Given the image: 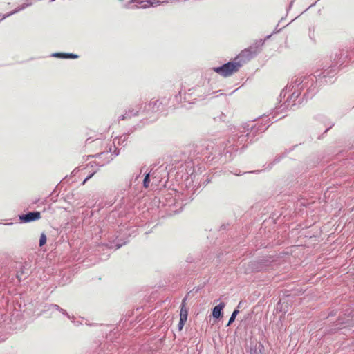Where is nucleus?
I'll list each match as a JSON object with an SVG mask.
<instances>
[{
  "label": "nucleus",
  "mask_w": 354,
  "mask_h": 354,
  "mask_svg": "<svg viewBox=\"0 0 354 354\" xmlns=\"http://www.w3.org/2000/svg\"><path fill=\"white\" fill-rule=\"evenodd\" d=\"M241 66V63L236 62L234 59V62H228L220 67L214 68L213 70L223 77H227L236 72Z\"/></svg>",
  "instance_id": "obj_1"
},
{
  "label": "nucleus",
  "mask_w": 354,
  "mask_h": 354,
  "mask_svg": "<svg viewBox=\"0 0 354 354\" xmlns=\"http://www.w3.org/2000/svg\"><path fill=\"white\" fill-rule=\"evenodd\" d=\"M255 53V51L252 50V48L245 49L235 58V60L241 63L242 65L243 63L250 60Z\"/></svg>",
  "instance_id": "obj_2"
},
{
  "label": "nucleus",
  "mask_w": 354,
  "mask_h": 354,
  "mask_svg": "<svg viewBox=\"0 0 354 354\" xmlns=\"http://www.w3.org/2000/svg\"><path fill=\"white\" fill-rule=\"evenodd\" d=\"M41 218L40 212H31L26 214L20 216V220L24 223H28L34 221L39 220Z\"/></svg>",
  "instance_id": "obj_3"
},
{
  "label": "nucleus",
  "mask_w": 354,
  "mask_h": 354,
  "mask_svg": "<svg viewBox=\"0 0 354 354\" xmlns=\"http://www.w3.org/2000/svg\"><path fill=\"white\" fill-rule=\"evenodd\" d=\"M225 306V304L223 302H221L218 305L216 306L213 308L212 316L216 319L221 317L223 315L222 310L224 308Z\"/></svg>",
  "instance_id": "obj_4"
},
{
  "label": "nucleus",
  "mask_w": 354,
  "mask_h": 354,
  "mask_svg": "<svg viewBox=\"0 0 354 354\" xmlns=\"http://www.w3.org/2000/svg\"><path fill=\"white\" fill-rule=\"evenodd\" d=\"M140 111V107L139 106H137L136 109H129L127 112H126L124 115H121V120H124L127 118H130L133 116H136L138 115Z\"/></svg>",
  "instance_id": "obj_5"
},
{
  "label": "nucleus",
  "mask_w": 354,
  "mask_h": 354,
  "mask_svg": "<svg viewBox=\"0 0 354 354\" xmlns=\"http://www.w3.org/2000/svg\"><path fill=\"white\" fill-rule=\"evenodd\" d=\"M53 56L55 57H59V58H73V59H75V58L78 57V55H75V54H73V53H54V54H53Z\"/></svg>",
  "instance_id": "obj_6"
},
{
  "label": "nucleus",
  "mask_w": 354,
  "mask_h": 354,
  "mask_svg": "<svg viewBox=\"0 0 354 354\" xmlns=\"http://www.w3.org/2000/svg\"><path fill=\"white\" fill-rule=\"evenodd\" d=\"M188 312L185 306V299H183V303L181 304L180 313V319L187 320V319Z\"/></svg>",
  "instance_id": "obj_7"
},
{
  "label": "nucleus",
  "mask_w": 354,
  "mask_h": 354,
  "mask_svg": "<svg viewBox=\"0 0 354 354\" xmlns=\"http://www.w3.org/2000/svg\"><path fill=\"white\" fill-rule=\"evenodd\" d=\"M30 5H32L31 0H26V2L24 4H22L20 7L16 8L14 11L8 14L7 16H10L12 14L17 13V12L22 10L23 9H24L25 8H26Z\"/></svg>",
  "instance_id": "obj_8"
},
{
  "label": "nucleus",
  "mask_w": 354,
  "mask_h": 354,
  "mask_svg": "<svg viewBox=\"0 0 354 354\" xmlns=\"http://www.w3.org/2000/svg\"><path fill=\"white\" fill-rule=\"evenodd\" d=\"M160 104L161 103L159 102V100L151 101L148 104V109L152 111H156L158 109V107Z\"/></svg>",
  "instance_id": "obj_9"
},
{
  "label": "nucleus",
  "mask_w": 354,
  "mask_h": 354,
  "mask_svg": "<svg viewBox=\"0 0 354 354\" xmlns=\"http://www.w3.org/2000/svg\"><path fill=\"white\" fill-rule=\"evenodd\" d=\"M251 354H266L264 353V347L259 344L256 345L255 347L251 351Z\"/></svg>",
  "instance_id": "obj_10"
},
{
  "label": "nucleus",
  "mask_w": 354,
  "mask_h": 354,
  "mask_svg": "<svg viewBox=\"0 0 354 354\" xmlns=\"http://www.w3.org/2000/svg\"><path fill=\"white\" fill-rule=\"evenodd\" d=\"M239 313V311L238 310H234V312L232 313V314L231 315V317L230 318V320L227 323V326H230L235 319L236 315H238V313Z\"/></svg>",
  "instance_id": "obj_11"
},
{
  "label": "nucleus",
  "mask_w": 354,
  "mask_h": 354,
  "mask_svg": "<svg viewBox=\"0 0 354 354\" xmlns=\"http://www.w3.org/2000/svg\"><path fill=\"white\" fill-rule=\"evenodd\" d=\"M50 308H55V309H56L57 310H58V311L61 312L62 314L66 315H67L68 317H69V316H68V313H66V311L65 310H64V309L61 308H60L58 305H57V304H52V305H50Z\"/></svg>",
  "instance_id": "obj_12"
},
{
  "label": "nucleus",
  "mask_w": 354,
  "mask_h": 354,
  "mask_svg": "<svg viewBox=\"0 0 354 354\" xmlns=\"http://www.w3.org/2000/svg\"><path fill=\"white\" fill-rule=\"evenodd\" d=\"M305 80H306V77H302L297 78L295 80V81L294 82L295 85L292 86V88H294L295 86H299L301 83L304 82V81Z\"/></svg>",
  "instance_id": "obj_13"
},
{
  "label": "nucleus",
  "mask_w": 354,
  "mask_h": 354,
  "mask_svg": "<svg viewBox=\"0 0 354 354\" xmlns=\"http://www.w3.org/2000/svg\"><path fill=\"white\" fill-rule=\"evenodd\" d=\"M149 176L150 174H147L145 178H144V180H143V185L145 187L147 188L149 185V182H150V180H149Z\"/></svg>",
  "instance_id": "obj_14"
},
{
  "label": "nucleus",
  "mask_w": 354,
  "mask_h": 354,
  "mask_svg": "<svg viewBox=\"0 0 354 354\" xmlns=\"http://www.w3.org/2000/svg\"><path fill=\"white\" fill-rule=\"evenodd\" d=\"M257 128L255 127H251V130L250 132L247 133L246 134V136L250 138V137H254L256 132H257Z\"/></svg>",
  "instance_id": "obj_15"
},
{
  "label": "nucleus",
  "mask_w": 354,
  "mask_h": 354,
  "mask_svg": "<svg viewBox=\"0 0 354 354\" xmlns=\"http://www.w3.org/2000/svg\"><path fill=\"white\" fill-rule=\"evenodd\" d=\"M46 242V235L42 233L40 236V239H39V245L40 246H42L44 245Z\"/></svg>",
  "instance_id": "obj_16"
},
{
  "label": "nucleus",
  "mask_w": 354,
  "mask_h": 354,
  "mask_svg": "<svg viewBox=\"0 0 354 354\" xmlns=\"http://www.w3.org/2000/svg\"><path fill=\"white\" fill-rule=\"evenodd\" d=\"M187 320H184V319H180V321H179V323L178 324V329L180 330H181L185 325V323L186 322Z\"/></svg>",
  "instance_id": "obj_17"
},
{
  "label": "nucleus",
  "mask_w": 354,
  "mask_h": 354,
  "mask_svg": "<svg viewBox=\"0 0 354 354\" xmlns=\"http://www.w3.org/2000/svg\"><path fill=\"white\" fill-rule=\"evenodd\" d=\"M299 95V93H296V92H293L291 97H290V100H293L295 101Z\"/></svg>",
  "instance_id": "obj_18"
},
{
  "label": "nucleus",
  "mask_w": 354,
  "mask_h": 354,
  "mask_svg": "<svg viewBox=\"0 0 354 354\" xmlns=\"http://www.w3.org/2000/svg\"><path fill=\"white\" fill-rule=\"evenodd\" d=\"M95 172H93L91 174H90L88 177H86L84 180L82 182V185H84L86 183V182L89 180L93 175H94Z\"/></svg>",
  "instance_id": "obj_19"
},
{
  "label": "nucleus",
  "mask_w": 354,
  "mask_h": 354,
  "mask_svg": "<svg viewBox=\"0 0 354 354\" xmlns=\"http://www.w3.org/2000/svg\"><path fill=\"white\" fill-rule=\"evenodd\" d=\"M158 2H157V3H156V2H151V6H154V5H158Z\"/></svg>",
  "instance_id": "obj_20"
},
{
  "label": "nucleus",
  "mask_w": 354,
  "mask_h": 354,
  "mask_svg": "<svg viewBox=\"0 0 354 354\" xmlns=\"http://www.w3.org/2000/svg\"><path fill=\"white\" fill-rule=\"evenodd\" d=\"M287 102H288V105L287 106H289L290 105L289 100H288Z\"/></svg>",
  "instance_id": "obj_21"
},
{
  "label": "nucleus",
  "mask_w": 354,
  "mask_h": 354,
  "mask_svg": "<svg viewBox=\"0 0 354 354\" xmlns=\"http://www.w3.org/2000/svg\"><path fill=\"white\" fill-rule=\"evenodd\" d=\"M54 0H50V1H53Z\"/></svg>",
  "instance_id": "obj_22"
}]
</instances>
